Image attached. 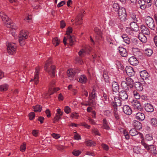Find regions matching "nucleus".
<instances>
[{"label":"nucleus","mask_w":157,"mask_h":157,"mask_svg":"<svg viewBox=\"0 0 157 157\" xmlns=\"http://www.w3.org/2000/svg\"><path fill=\"white\" fill-rule=\"evenodd\" d=\"M52 62L51 59H49L46 63L44 68L46 71L52 77L55 76V67L54 65H52Z\"/></svg>","instance_id":"f257e3e1"},{"label":"nucleus","mask_w":157,"mask_h":157,"mask_svg":"<svg viewBox=\"0 0 157 157\" xmlns=\"http://www.w3.org/2000/svg\"><path fill=\"white\" fill-rule=\"evenodd\" d=\"M0 17L3 21H4V24L7 27L12 29H15L13 24L11 22L8 16L4 12H0Z\"/></svg>","instance_id":"f03ea898"},{"label":"nucleus","mask_w":157,"mask_h":157,"mask_svg":"<svg viewBox=\"0 0 157 157\" xmlns=\"http://www.w3.org/2000/svg\"><path fill=\"white\" fill-rule=\"evenodd\" d=\"M28 33L25 30H21L19 35V42L20 45L23 46L25 43V40L28 37Z\"/></svg>","instance_id":"7ed1b4c3"},{"label":"nucleus","mask_w":157,"mask_h":157,"mask_svg":"<svg viewBox=\"0 0 157 157\" xmlns=\"http://www.w3.org/2000/svg\"><path fill=\"white\" fill-rule=\"evenodd\" d=\"M140 143L146 149L151 152L153 155H155L157 154L156 148L153 145H148L145 143V140H143L141 141Z\"/></svg>","instance_id":"20e7f679"},{"label":"nucleus","mask_w":157,"mask_h":157,"mask_svg":"<svg viewBox=\"0 0 157 157\" xmlns=\"http://www.w3.org/2000/svg\"><path fill=\"white\" fill-rule=\"evenodd\" d=\"M145 22L147 26L151 29L155 30L156 28L155 21L152 18L149 16H147L145 19Z\"/></svg>","instance_id":"39448f33"},{"label":"nucleus","mask_w":157,"mask_h":157,"mask_svg":"<svg viewBox=\"0 0 157 157\" xmlns=\"http://www.w3.org/2000/svg\"><path fill=\"white\" fill-rule=\"evenodd\" d=\"M117 11L119 19L122 21H125L126 19L127 14L125 8L120 7Z\"/></svg>","instance_id":"423d86ee"},{"label":"nucleus","mask_w":157,"mask_h":157,"mask_svg":"<svg viewBox=\"0 0 157 157\" xmlns=\"http://www.w3.org/2000/svg\"><path fill=\"white\" fill-rule=\"evenodd\" d=\"M140 75L141 77L143 80H145V82L148 84L151 83V81L150 80V76L148 72L145 70L141 71L140 72Z\"/></svg>","instance_id":"0eeeda50"},{"label":"nucleus","mask_w":157,"mask_h":157,"mask_svg":"<svg viewBox=\"0 0 157 157\" xmlns=\"http://www.w3.org/2000/svg\"><path fill=\"white\" fill-rule=\"evenodd\" d=\"M131 104L135 110L141 111L143 109L140 101L136 99H134L131 101Z\"/></svg>","instance_id":"6e6552de"},{"label":"nucleus","mask_w":157,"mask_h":157,"mask_svg":"<svg viewBox=\"0 0 157 157\" xmlns=\"http://www.w3.org/2000/svg\"><path fill=\"white\" fill-rule=\"evenodd\" d=\"M7 51L9 55H13L16 51V47L14 44L8 43L7 44Z\"/></svg>","instance_id":"1a4fd4ad"},{"label":"nucleus","mask_w":157,"mask_h":157,"mask_svg":"<svg viewBox=\"0 0 157 157\" xmlns=\"http://www.w3.org/2000/svg\"><path fill=\"white\" fill-rule=\"evenodd\" d=\"M136 129L134 128L131 129L129 131L130 134L132 136H136L137 138L141 139V141L143 140H144L143 134L137 131Z\"/></svg>","instance_id":"9d476101"},{"label":"nucleus","mask_w":157,"mask_h":157,"mask_svg":"<svg viewBox=\"0 0 157 157\" xmlns=\"http://www.w3.org/2000/svg\"><path fill=\"white\" fill-rule=\"evenodd\" d=\"M79 72V70L74 71L72 69L68 70L67 72V75L70 80H76V73Z\"/></svg>","instance_id":"9b49d317"},{"label":"nucleus","mask_w":157,"mask_h":157,"mask_svg":"<svg viewBox=\"0 0 157 157\" xmlns=\"http://www.w3.org/2000/svg\"><path fill=\"white\" fill-rule=\"evenodd\" d=\"M121 99L118 97H116L114 98V101L112 102V105L114 108L115 109V110H117L118 106H120L121 105V101L120 100Z\"/></svg>","instance_id":"f8f14e48"},{"label":"nucleus","mask_w":157,"mask_h":157,"mask_svg":"<svg viewBox=\"0 0 157 157\" xmlns=\"http://www.w3.org/2000/svg\"><path fill=\"white\" fill-rule=\"evenodd\" d=\"M40 69V67H38L36 69V71L35 73L34 77L33 79H32L30 81H34V84H37L39 81V74Z\"/></svg>","instance_id":"ddd939ff"},{"label":"nucleus","mask_w":157,"mask_h":157,"mask_svg":"<svg viewBox=\"0 0 157 157\" xmlns=\"http://www.w3.org/2000/svg\"><path fill=\"white\" fill-rule=\"evenodd\" d=\"M128 91L123 90L119 92V97L124 101L127 100L128 98V95L127 92Z\"/></svg>","instance_id":"4468645a"},{"label":"nucleus","mask_w":157,"mask_h":157,"mask_svg":"<svg viewBox=\"0 0 157 157\" xmlns=\"http://www.w3.org/2000/svg\"><path fill=\"white\" fill-rule=\"evenodd\" d=\"M125 70L127 75L130 77L133 76L135 74V72L133 68L130 66H127L125 68Z\"/></svg>","instance_id":"2eb2a0df"},{"label":"nucleus","mask_w":157,"mask_h":157,"mask_svg":"<svg viewBox=\"0 0 157 157\" xmlns=\"http://www.w3.org/2000/svg\"><path fill=\"white\" fill-rule=\"evenodd\" d=\"M68 40L69 42V44L71 46H72L73 44L74 43V40H73V37L71 36L70 35H68V36H67V38H66L65 37H64L63 42L64 44V45H66L67 44V40Z\"/></svg>","instance_id":"dca6fc26"},{"label":"nucleus","mask_w":157,"mask_h":157,"mask_svg":"<svg viewBox=\"0 0 157 157\" xmlns=\"http://www.w3.org/2000/svg\"><path fill=\"white\" fill-rule=\"evenodd\" d=\"M144 109L148 112H152L154 111L153 105L150 103H147L144 104Z\"/></svg>","instance_id":"f3484780"},{"label":"nucleus","mask_w":157,"mask_h":157,"mask_svg":"<svg viewBox=\"0 0 157 157\" xmlns=\"http://www.w3.org/2000/svg\"><path fill=\"white\" fill-rule=\"evenodd\" d=\"M123 110L125 114L128 115H130L132 112L130 107L127 105H125L123 107Z\"/></svg>","instance_id":"a211bd4d"},{"label":"nucleus","mask_w":157,"mask_h":157,"mask_svg":"<svg viewBox=\"0 0 157 157\" xmlns=\"http://www.w3.org/2000/svg\"><path fill=\"white\" fill-rule=\"evenodd\" d=\"M141 31L143 34L147 35L150 34V33L149 29L144 25H143L141 26Z\"/></svg>","instance_id":"6ab92c4d"},{"label":"nucleus","mask_w":157,"mask_h":157,"mask_svg":"<svg viewBox=\"0 0 157 157\" xmlns=\"http://www.w3.org/2000/svg\"><path fill=\"white\" fill-rule=\"evenodd\" d=\"M119 54L123 57H125L127 55L126 49L122 47H119L117 48Z\"/></svg>","instance_id":"aec40b11"},{"label":"nucleus","mask_w":157,"mask_h":157,"mask_svg":"<svg viewBox=\"0 0 157 157\" xmlns=\"http://www.w3.org/2000/svg\"><path fill=\"white\" fill-rule=\"evenodd\" d=\"M128 62L131 65L133 66H136L139 63V62L137 59L134 56L129 58Z\"/></svg>","instance_id":"412c9836"},{"label":"nucleus","mask_w":157,"mask_h":157,"mask_svg":"<svg viewBox=\"0 0 157 157\" xmlns=\"http://www.w3.org/2000/svg\"><path fill=\"white\" fill-rule=\"evenodd\" d=\"M112 88L113 92H117L118 91L119 87V85L117 82L115 81L113 82L112 83Z\"/></svg>","instance_id":"4be33fe9"},{"label":"nucleus","mask_w":157,"mask_h":157,"mask_svg":"<svg viewBox=\"0 0 157 157\" xmlns=\"http://www.w3.org/2000/svg\"><path fill=\"white\" fill-rule=\"evenodd\" d=\"M132 124L135 129L140 130L142 128V124L140 122L138 121L134 120L133 121Z\"/></svg>","instance_id":"5701e85b"},{"label":"nucleus","mask_w":157,"mask_h":157,"mask_svg":"<svg viewBox=\"0 0 157 157\" xmlns=\"http://www.w3.org/2000/svg\"><path fill=\"white\" fill-rule=\"evenodd\" d=\"M126 81L128 87H129L130 88H132L134 86V80L130 78L127 77L126 78Z\"/></svg>","instance_id":"b1692460"},{"label":"nucleus","mask_w":157,"mask_h":157,"mask_svg":"<svg viewBox=\"0 0 157 157\" xmlns=\"http://www.w3.org/2000/svg\"><path fill=\"white\" fill-rule=\"evenodd\" d=\"M140 44V41L139 39L136 38L134 39L131 42V45L135 47H139Z\"/></svg>","instance_id":"393cba45"},{"label":"nucleus","mask_w":157,"mask_h":157,"mask_svg":"<svg viewBox=\"0 0 157 157\" xmlns=\"http://www.w3.org/2000/svg\"><path fill=\"white\" fill-rule=\"evenodd\" d=\"M102 128L107 130H109L110 129L108 122L105 118H104L103 120Z\"/></svg>","instance_id":"a878e982"},{"label":"nucleus","mask_w":157,"mask_h":157,"mask_svg":"<svg viewBox=\"0 0 157 157\" xmlns=\"http://www.w3.org/2000/svg\"><path fill=\"white\" fill-rule=\"evenodd\" d=\"M136 118L140 121H142L145 118V116L143 113L140 112L136 113Z\"/></svg>","instance_id":"bb28decb"},{"label":"nucleus","mask_w":157,"mask_h":157,"mask_svg":"<svg viewBox=\"0 0 157 157\" xmlns=\"http://www.w3.org/2000/svg\"><path fill=\"white\" fill-rule=\"evenodd\" d=\"M135 87L136 89L139 91H141L143 89V85L138 82L135 83Z\"/></svg>","instance_id":"cd10ccee"},{"label":"nucleus","mask_w":157,"mask_h":157,"mask_svg":"<svg viewBox=\"0 0 157 157\" xmlns=\"http://www.w3.org/2000/svg\"><path fill=\"white\" fill-rule=\"evenodd\" d=\"M121 87L122 89L124 90L129 91V88L126 82L125 81H122L121 83Z\"/></svg>","instance_id":"c85d7f7f"},{"label":"nucleus","mask_w":157,"mask_h":157,"mask_svg":"<svg viewBox=\"0 0 157 157\" xmlns=\"http://www.w3.org/2000/svg\"><path fill=\"white\" fill-rule=\"evenodd\" d=\"M121 37L123 40V41L126 44H128L130 43V39L127 34H124L122 35Z\"/></svg>","instance_id":"c756f323"},{"label":"nucleus","mask_w":157,"mask_h":157,"mask_svg":"<svg viewBox=\"0 0 157 157\" xmlns=\"http://www.w3.org/2000/svg\"><path fill=\"white\" fill-rule=\"evenodd\" d=\"M136 22L133 21L131 22L130 24V27L132 29L135 31H137L138 29V27L136 23Z\"/></svg>","instance_id":"7c9ffc66"},{"label":"nucleus","mask_w":157,"mask_h":157,"mask_svg":"<svg viewBox=\"0 0 157 157\" xmlns=\"http://www.w3.org/2000/svg\"><path fill=\"white\" fill-rule=\"evenodd\" d=\"M144 54L148 57L151 56L153 53V50L150 48H147L144 51Z\"/></svg>","instance_id":"2f4dec72"},{"label":"nucleus","mask_w":157,"mask_h":157,"mask_svg":"<svg viewBox=\"0 0 157 157\" xmlns=\"http://www.w3.org/2000/svg\"><path fill=\"white\" fill-rule=\"evenodd\" d=\"M109 94L107 92L106 93L103 92V99L105 100L104 102L106 104H108L109 103Z\"/></svg>","instance_id":"473e14b6"},{"label":"nucleus","mask_w":157,"mask_h":157,"mask_svg":"<svg viewBox=\"0 0 157 157\" xmlns=\"http://www.w3.org/2000/svg\"><path fill=\"white\" fill-rule=\"evenodd\" d=\"M150 124L153 127H157V119L155 118H153L151 119L150 120Z\"/></svg>","instance_id":"72a5a7b5"},{"label":"nucleus","mask_w":157,"mask_h":157,"mask_svg":"<svg viewBox=\"0 0 157 157\" xmlns=\"http://www.w3.org/2000/svg\"><path fill=\"white\" fill-rule=\"evenodd\" d=\"M79 79V82L82 83H85L87 80L86 77L84 75H82Z\"/></svg>","instance_id":"f704fd0d"},{"label":"nucleus","mask_w":157,"mask_h":157,"mask_svg":"<svg viewBox=\"0 0 157 157\" xmlns=\"http://www.w3.org/2000/svg\"><path fill=\"white\" fill-rule=\"evenodd\" d=\"M139 40L143 43H146L147 41V39L146 37L145 36L143 35L140 36V35L139 36Z\"/></svg>","instance_id":"c9c22d12"},{"label":"nucleus","mask_w":157,"mask_h":157,"mask_svg":"<svg viewBox=\"0 0 157 157\" xmlns=\"http://www.w3.org/2000/svg\"><path fill=\"white\" fill-rule=\"evenodd\" d=\"M8 86L5 84L0 86V91H6L8 89Z\"/></svg>","instance_id":"e433bc0d"},{"label":"nucleus","mask_w":157,"mask_h":157,"mask_svg":"<svg viewBox=\"0 0 157 157\" xmlns=\"http://www.w3.org/2000/svg\"><path fill=\"white\" fill-rule=\"evenodd\" d=\"M33 109L35 112H40L41 111V107L40 105H36L33 107Z\"/></svg>","instance_id":"4c0bfd02"},{"label":"nucleus","mask_w":157,"mask_h":157,"mask_svg":"<svg viewBox=\"0 0 157 157\" xmlns=\"http://www.w3.org/2000/svg\"><path fill=\"white\" fill-rule=\"evenodd\" d=\"M133 95L135 98V99H139L140 96L139 94L136 90H134L132 92Z\"/></svg>","instance_id":"58836bf2"},{"label":"nucleus","mask_w":157,"mask_h":157,"mask_svg":"<svg viewBox=\"0 0 157 157\" xmlns=\"http://www.w3.org/2000/svg\"><path fill=\"white\" fill-rule=\"evenodd\" d=\"M130 17L133 20V21H134L135 22H137L138 17V16L137 15L136 16L134 13H131L130 14Z\"/></svg>","instance_id":"ea45409f"},{"label":"nucleus","mask_w":157,"mask_h":157,"mask_svg":"<svg viewBox=\"0 0 157 157\" xmlns=\"http://www.w3.org/2000/svg\"><path fill=\"white\" fill-rule=\"evenodd\" d=\"M52 43L55 46H58L59 43V40L58 38H55L52 40Z\"/></svg>","instance_id":"a19ab883"},{"label":"nucleus","mask_w":157,"mask_h":157,"mask_svg":"<svg viewBox=\"0 0 157 157\" xmlns=\"http://www.w3.org/2000/svg\"><path fill=\"white\" fill-rule=\"evenodd\" d=\"M86 54V51L83 49H81L78 52V55L81 57L84 56Z\"/></svg>","instance_id":"79ce46f5"},{"label":"nucleus","mask_w":157,"mask_h":157,"mask_svg":"<svg viewBox=\"0 0 157 157\" xmlns=\"http://www.w3.org/2000/svg\"><path fill=\"white\" fill-rule=\"evenodd\" d=\"M120 7L117 3H114L113 5V8L115 11H118L119 8H120Z\"/></svg>","instance_id":"37998d69"},{"label":"nucleus","mask_w":157,"mask_h":157,"mask_svg":"<svg viewBox=\"0 0 157 157\" xmlns=\"http://www.w3.org/2000/svg\"><path fill=\"white\" fill-rule=\"evenodd\" d=\"M140 148L139 147H134L133 148V150L134 152L139 154L140 153Z\"/></svg>","instance_id":"c03bdc74"},{"label":"nucleus","mask_w":157,"mask_h":157,"mask_svg":"<svg viewBox=\"0 0 157 157\" xmlns=\"http://www.w3.org/2000/svg\"><path fill=\"white\" fill-rule=\"evenodd\" d=\"M92 133L94 134L95 135H98L99 136H100L101 135L99 133L98 130L96 129L95 128H94L92 130Z\"/></svg>","instance_id":"a18cd8bd"},{"label":"nucleus","mask_w":157,"mask_h":157,"mask_svg":"<svg viewBox=\"0 0 157 157\" xmlns=\"http://www.w3.org/2000/svg\"><path fill=\"white\" fill-rule=\"evenodd\" d=\"M75 61L77 63L80 64H82L83 63L82 59L80 57H77L76 58Z\"/></svg>","instance_id":"49530a36"},{"label":"nucleus","mask_w":157,"mask_h":157,"mask_svg":"<svg viewBox=\"0 0 157 157\" xmlns=\"http://www.w3.org/2000/svg\"><path fill=\"white\" fill-rule=\"evenodd\" d=\"M89 103L91 105L92 104H93L95 101L94 98H92L91 96H89Z\"/></svg>","instance_id":"de8ad7c7"},{"label":"nucleus","mask_w":157,"mask_h":157,"mask_svg":"<svg viewBox=\"0 0 157 157\" xmlns=\"http://www.w3.org/2000/svg\"><path fill=\"white\" fill-rule=\"evenodd\" d=\"M114 113L115 117L117 119H119L120 118V115L117 112V110L115 111V108H114Z\"/></svg>","instance_id":"09e8293b"},{"label":"nucleus","mask_w":157,"mask_h":157,"mask_svg":"<svg viewBox=\"0 0 157 157\" xmlns=\"http://www.w3.org/2000/svg\"><path fill=\"white\" fill-rule=\"evenodd\" d=\"M29 118L30 120H33L35 117V114L34 112H31L29 114Z\"/></svg>","instance_id":"8fccbe9b"},{"label":"nucleus","mask_w":157,"mask_h":157,"mask_svg":"<svg viewBox=\"0 0 157 157\" xmlns=\"http://www.w3.org/2000/svg\"><path fill=\"white\" fill-rule=\"evenodd\" d=\"M57 113L56 114H57L58 115L61 117L63 113V112L60 109H57Z\"/></svg>","instance_id":"3c124183"},{"label":"nucleus","mask_w":157,"mask_h":157,"mask_svg":"<svg viewBox=\"0 0 157 157\" xmlns=\"http://www.w3.org/2000/svg\"><path fill=\"white\" fill-rule=\"evenodd\" d=\"M64 110L66 113L68 114L70 112L71 109L69 106H66L64 109Z\"/></svg>","instance_id":"603ef678"},{"label":"nucleus","mask_w":157,"mask_h":157,"mask_svg":"<svg viewBox=\"0 0 157 157\" xmlns=\"http://www.w3.org/2000/svg\"><path fill=\"white\" fill-rule=\"evenodd\" d=\"M86 144L88 146H91L94 144V143L90 140L87 141L86 142Z\"/></svg>","instance_id":"864d4df0"},{"label":"nucleus","mask_w":157,"mask_h":157,"mask_svg":"<svg viewBox=\"0 0 157 157\" xmlns=\"http://www.w3.org/2000/svg\"><path fill=\"white\" fill-rule=\"evenodd\" d=\"M72 28L69 27L67 29L66 31V34L67 36L70 35L69 34L72 32Z\"/></svg>","instance_id":"5fc2aeb1"},{"label":"nucleus","mask_w":157,"mask_h":157,"mask_svg":"<svg viewBox=\"0 0 157 157\" xmlns=\"http://www.w3.org/2000/svg\"><path fill=\"white\" fill-rule=\"evenodd\" d=\"M51 136L54 138L57 139L60 137V136L59 134L53 133L51 134Z\"/></svg>","instance_id":"6e6d98bb"},{"label":"nucleus","mask_w":157,"mask_h":157,"mask_svg":"<svg viewBox=\"0 0 157 157\" xmlns=\"http://www.w3.org/2000/svg\"><path fill=\"white\" fill-rule=\"evenodd\" d=\"M60 118V117L58 116L57 114H56V116L54 118V123H55L56 121H58Z\"/></svg>","instance_id":"4d7b16f0"},{"label":"nucleus","mask_w":157,"mask_h":157,"mask_svg":"<svg viewBox=\"0 0 157 157\" xmlns=\"http://www.w3.org/2000/svg\"><path fill=\"white\" fill-rule=\"evenodd\" d=\"M146 140L148 141H151L152 140V136L149 134H147L146 136Z\"/></svg>","instance_id":"13d9d810"},{"label":"nucleus","mask_w":157,"mask_h":157,"mask_svg":"<svg viewBox=\"0 0 157 157\" xmlns=\"http://www.w3.org/2000/svg\"><path fill=\"white\" fill-rule=\"evenodd\" d=\"M91 96L92 98H95L96 97L95 92L94 90L93 89L91 92V94H89V96Z\"/></svg>","instance_id":"bf43d9fd"},{"label":"nucleus","mask_w":157,"mask_h":157,"mask_svg":"<svg viewBox=\"0 0 157 157\" xmlns=\"http://www.w3.org/2000/svg\"><path fill=\"white\" fill-rule=\"evenodd\" d=\"M103 76L105 82L107 83H109V79L108 76H107L106 74L104 75Z\"/></svg>","instance_id":"052dcab7"},{"label":"nucleus","mask_w":157,"mask_h":157,"mask_svg":"<svg viewBox=\"0 0 157 157\" xmlns=\"http://www.w3.org/2000/svg\"><path fill=\"white\" fill-rule=\"evenodd\" d=\"M56 92V91L55 89H52V88H51L49 90L48 93L50 95H52Z\"/></svg>","instance_id":"680f3d73"},{"label":"nucleus","mask_w":157,"mask_h":157,"mask_svg":"<svg viewBox=\"0 0 157 157\" xmlns=\"http://www.w3.org/2000/svg\"><path fill=\"white\" fill-rule=\"evenodd\" d=\"M81 124L82 126H84L87 128H89L90 127V125H88L85 122L81 123Z\"/></svg>","instance_id":"e2e57ef3"},{"label":"nucleus","mask_w":157,"mask_h":157,"mask_svg":"<svg viewBox=\"0 0 157 157\" xmlns=\"http://www.w3.org/2000/svg\"><path fill=\"white\" fill-rule=\"evenodd\" d=\"M72 153L74 155L77 156L81 154V152L79 150H76L73 151Z\"/></svg>","instance_id":"0e129e2a"},{"label":"nucleus","mask_w":157,"mask_h":157,"mask_svg":"<svg viewBox=\"0 0 157 157\" xmlns=\"http://www.w3.org/2000/svg\"><path fill=\"white\" fill-rule=\"evenodd\" d=\"M101 146L104 150L108 151L109 150V147L106 144H101Z\"/></svg>","instance_id":"69168bd1"},{"label":"nucleus","mask_w":157,"mask_h":157,"mask_svg":"<svg viewBox=\"0 0 157 157\" xmlns=\"http://www.w3.org/2000/svg\"><path fill=\"white\" fill-rule=\"evenodd\" d=\"M94 31L99 36H101V33L99 29L96 28L94 29Z\"/></svg>","instance_id":"338daca9"},{"label":"nucleus","mask_w":157,"mask_h":157,"mask_svg":"<svg viewBox=\"0 0 157 157\" xmlns=\"http://www.w3.org/2000/svg\"><path fill=\"white\" fill-rule=\"evenodd\" d=\"M26 149V144L23 143V144L21 145L20 147L21 151L22 152L25 151Z\"/></svg>","instance_id":"774afa93"}]
</instances>
